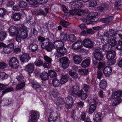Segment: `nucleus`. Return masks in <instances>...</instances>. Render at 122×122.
Listing matches in <instances>:
<instances>
[{
	"label": "nucleus",
	"mask_w": 122,
	"mask_h": 122,
	"mask_svg": "<svg viewBox=\"0 0 122 122\" xmlns=\"http://www.w3.org/2000/svg\"><path fill=\"white\" fill-rule=\"evenodd\" d=\"M41 47L43 49L46 48L48 51H51L53 48V46L51 42H49V39L47 38L42 43Z\"/></svg>",
	"instance_id": "1"
},
{
	"label": "nucleus",
	"mask_w": 122,
	"mask_h": 122,
	"mask_svg": "<svg viewBox=\"0 0 122 122\" xmlns=\"http://www.w3.org/2000/svg\"><path fill=\"white\" fill-rule=\"evenodd\" d=\"M9 66L13 68H16L19 65V63L17 59L15 57H12L9 62Z\"/></svg>",
	"instance_id": "2"
},
{
	"label": "nucleus",
	"mask_w": 122,
	"mask_h": 122,
	"mask_svg": "<svg viewBox=\"0 0 122 122\" xmlns=\"http://www.w3.org/2000/svg\"><path fill=\"white\" fill-rule=\"evenodd\" d=\"M30 112L31 115L30 119H29L30 122H36L39 118V112L33 110L30 111Z\"/></svg>",
	"instance_id": "3"
},
{
	"label": "nucleus",
	"mask_w": 122,
	"mask_h": 122,
	"mask_svg": "<svg viewBox=\"0 0 122 122\" xmlns=\"http://www.w3.org/2000/svg\"><path fill=\"white\" fill-rule=\"evenodd\" d=\"M56 50L57 53H56V56L58 58L66 54L67 53L66 49L63 47L60 49H56Z\"/></svg>",
	"instance_id": "4"
},
{
	"label": "nucleus",
	"mask_w": 122,
	"mask_h": 122,
	"mask_svg": "<svg viewBox=\"0 0 122 122\" xmlns=\"http://www.w3.org/2000/svg\"><path fill=\"white\" fill-rule=\"evenodd\" d=\"M79 86L77 85H74L71 90L70 94L74 97L79 93Z\"/></svg>",
	"instance_id": "5"
},
{
	"label": "nucleus",
	"mask_w": 122,
	"mask_h": 122,
	"mask_svg": "<svg viewBox=\"0 0 122 122\" xmlns=\"http://www.w3.org/2000/svg\"><path fill=\"white\" fill-rule=\"evenodd\" d=\"M18 28L14 25L11 26L9 29V32L10 36H14L17 34L19 31Z\"/></svg>",
	"instance_id": "6"
},
{
	"label": "nucleus",
	"mask_w": 122,
	"mask_h": 122,
	"mask_svg": "<svg viewBox=\"0 0 122 122\" xmlns=\"http://www.w3.org/2000/svg\"><path fill=\"white\" fill-rule=\"evenodd\" d=\"M60 62L62 65V66L63 68L65 69L68 66L70 63L69 59L66 57H63L60 58Z\"/></svg>",
	"instance_id": "7"
},
{
	"label": "nucleus",
	"mask_w": 122,
	"mask_h": 122,
	"mask_svg": "<svg viewBox=\"0 0 122 122\" xmlns=\"http://www.w3.org/2000/svg\"><path fill=\"white\" fill-rule=\"evenodd\" d=\"M26 29V28L24 26L22 29H19L17 34H19L20 36L22 38L25 39L27 37L28 33L27 31L25 30Z\"/></svg>",
	"instance_id": "8"
},
{
	"label": "nucleus",
	"mask_w": 122,
	"mask_h": 122,
	"mask_svg": "<svg viewBox=\"0 0 122 122\" xmlns=\"http://www.w3.org/2000/svg\"><path fill=\"white\" fill-rule=\"evenodd\" d=\"M82 46V41L78 40L73 43L72 48L73 49L77 50L81 49Z\"/></svg>",
	"instance_id": "9"
},
{
	"label": "nucleus",
	"mask_w": 122,
	"mask_h": 122,
	"mask_svg": "<svg viewBox=\"0 0 122 122\" xmlns=\"http://www.w3.org/2000/svg\"><path fill=\"white\" fill-rule=\"evenodd\" d=\"M53 46L56 49H60L64 46V43L61 40H57L53 43L52 44Z\"/></svg>",
	"instance_id": "10"
},
{
	"label": "nucleus",
	"mask_w": 122,
	"mask_h": 122,
	"mask_svg": "<svg viewBox=\"0 0 122 122\" xmlns=\"http://www.w3.org/2000/svg\"><path fill=\"white\" fill-rule=\"evenodd\" d=\"M55 101L56 102V108L58 110H61L62 108V104L64 103L63 99L60 97H57V100Z\"/></svg>",
	"instance_id": "11"
},
{
	"label": "nucleus",
	"mask_w": 122,
	"mask_h": 122,
	"mask_svg": "<svg viewBox=\"0 0 122 122\" xmlns=\"http://www.w3.org/2000/svg\"><path fill=\"white\" fill-rule=\"evenodd\" d=\"M14 47V45L13 44L11 43L6 47H4L3 49V51L5 53H9L13 50Z\"/></svg>",
	"instance_id": "12"
},
{
	"label": "nucleus",
	"mask_w": 122,
	"mask_h": 122,
	"mask_svg": "<svg viewBox=\"0 0 122 122\" xmlns=\"http://www.w3.org/2000/svg\"><path fill=\"white\" fill-rule=\"evenodd\" d=\"M21 61L23 63L28 62L30 59L29 55L26 53H25L19 57Z\"/></svg>",
	"instance_id": "13"
},
{
	"label": "nucleus",
	"mask_w": 122,
	"mask_h": 122,
	"mask_svg": "<svg viewBox=\"0 0 122 122\" xmlns=\"http://www.w3.org/2000/svg\"><path fill=\"white\" fill-rule=\"evenodd\" d=\"M25 69L26 71L30 74L32 73L34 70V65L32 63L28 64L25 67Z\"/></svg>",
	"instance_id": "14"
},
{
	"label": "nucleus",
	"mask_w": 122,
	"mask_h": 122,
	"mask_svg": "<svg viewBox=\"0 0 122 122\" xmlns=\"http://www.w3.org/2000/svg\"><path fill=\"white\" fill-rule=\"evenodd\" d=\"M29 51L30 52H35L37 51L38 46L35 43H31L29 44Z\"/></svg>",
	"instance_id": "15"
},
{
	"label": "nucleus",
	"mask_w": 122,
	"mask_h": 122,
	"mask_svg": "<svg viewBox=\"0 0 122 122\" xmlns=\"http://www.w3.org/2000/svg\"><path fill=\"white\" fill-rule=\"evenodd\" d=\"M71 5L72 8H79L82 6V4L80 2L73 1L72 2Z\"/></svg>",
	"instance_id": "16"
},
{
	"label": "nucleus",
	"mask_w": 122,
	"mask_h": 122,
	"mask_svg": "<svg viewBox=\"0 0 122 122\" xmlns=\"http://www.w3.org/2000/svg\"><path fill=\"white\" fill-rule=\"evenodd\" d=\"M103 71L105 76H108L111 74L112 71V69L110 67L107 66L104 68Z\"/></svg>",
	"instance_id": "17"
},
{
	"label": "nucleus",
	"mask_w": 122,
	"mask_h": 122,
	"mask_svg": "<svg viewBox=\"0 0 122 122\" xmlns=\"http://www.w3.org/2000/svg\"><path fill=\"white\" fill-rule=\"evenodd\" d=\"M57 117L55 113L52 112L50 114V117L48 118V120L49 122L53 121V122H56L57 121Z\"/></svg>",
	"instance_id": "18"
},
{
	"label": "nucleus",
	"mask_w": 122,
	"mask_h": 122,
	"mask_svg": "<svg viewBox=\"0 0 122 122\" xmlns=\"http://www.w3.org/2000/svg\"><path fill=\"white\" fill-rule=\"evenodd\" d=\"M69 79V76L67 74L61 75V83L64 84L67 82Z\"/></svg>",
	"instance_id": "19"
},
{
	"label": "nucleus",
	"mask_w": 122,
	"mask_h": 122,
	"mask_svg": "<svg viewBox=\"0 0 122 122\" xmlns=\"http://www.w3.org/2000/svg\"><path fill=\"white\" fill-rule=\"evenodd\" d=\"M116 55L115 52L113 51L108 52L106 54V58L109 59L111 60L114 58Z\"/></svg>",
	"instance_id": "20"
},
{
	"label": "nucleus",
	"mask_w": 122,
	"mask_h": 122,
	"mask_svg": "<svg viewBox=\"0 0 122 122\" xmlns=\"http://www.w3.org/2000/svg\"><path fill=\"white\" fill-rule=\"evenodd\" d=\"M40 77L42 80L46 81L49 79V75L48 73L44 71L41 74Z\"/></svg>",
	"instance_id": "21"
},
{
	"label": "nucleus",
	"mask_w": 122,
	"mask_h": 122,
	"mask_svg": "<svg viewBox=\"0 0 122 122\" xmlns=\"http://www.w3.org/2000/svg\"><path fill=\"white\" fill-rule=\"evenodd\" d=\"M77 95L78 97H80L82 100H85L87 97V94L84 93V92L81 90L79 91V93H78Z\"/></svg>",
	"instance_id": "22"
},
{
	"label": "nucleus",
	"mask_w": 122,
	"mask_h": 122,
	"mask_svg": "<svg viewBox=\"0 0 122 122\" xmlns=\"http://www.w3.org/2000/svg\"><path fill=\"white\" fill-rule=\"evenodd\" d=\"M113 17L112 16H109L107 18L101 19L100 21L106 24H108L110 22L113 20Z\"/></svg>",
	"instance_id": "23"
},
{
	"label": "nucleus",
	"mask_w": 122,
	"mask_h": 122,
	"mask_svg": "<svg viewBox=\"0 0 122 122\" xmlns=\"http://www.w3.org/2000/svg\"><path fill=\"white\" fill-rule=\"evenodd\" d=\"M35 14L38 15H43L46 16L47 14L43 10L41 9H36L35 10Z\"/></svg>",
	"instance_id": "24"
},
{
	"label": "nucleus",
	"mask_w": 122,
	"mask_h": 122,
	"mask_svg": "<svg viewBox=\"0 0 122 122\" xmlns=\"http://www.w3.org/2000/svg\"><path fill=\"white\" fill-rule=\"evenodd\" d=\"M94 56L96 60L100 61L102 59L103 56L102 53L99 52H96L94 54Z\"/></svg>",
	"instance_id": "25"
},
{
	"label": "nucleus",
	"mask_w": 122,
	"mask_h": 122,
	"mask_svg": "<svg viewBox=\"0 0 122 122\" xmlns=\"http://www.w3.org/2000/svg\"><path fill=\"white\" fill-rule=\"evenodd\" d=\"M90 60L88 59H86L82 61L81 64V66L84 68L88 67L90 65Z\"/></svg>",
	"instance_id": "26"
},
{
	"label": "nucleus",
	"mask_w": 122,
	"mask_h": 122,
	"mask_svg": "<svg viewBox=\"0 0 122 122\" xmlns=\"http://www.w3.org/2000/svg\"><path fill=\"white\" fill-rule=\"evenodd\" d=\"M73 58L74 62L76 64L80 63L82 60L81 57L77 55L74 56L73 57Z\"/></svg>",
	"instance_id": "27"
},
{
	"label": "nucleus",
	"mask_w": 122,
	"mask_h": 122,
	"mask_svg": "<svg viewBox=\"0 0 122 122\" xmlns=\"http://www.w3.org/2000/svg\"><path fill=\"white\" fill-rule=\"evenodd\" d=\"M122 95V91H118L115 92L112 94V97L115 98H117L121 97Z\"/></svg>",
	"instance_id": "28"
},
{
	"label": "nucleus",
	"mask_w": 122,
	"mask_h": 122,
	"mask_svg": "<svg viewBox=\"0 0 122 122\" xmlns=\"http://www.w3.org/2000/svg\"><path fill=\"white\" fill-rule=\"evenodd\" d=\"M111 48V46L109 43L104 44L102 46V49L105 52L110 51Z\"/></svg>",
	"instance_id": "29"
},
{
	"label": "nucleus",
	"mask_w": 122,
	"mask_h": 122,
	"mask_svg": "<svg viewBox=\"0 0 122 122\" xmlns=\"http://www.w3.org/2000/svg\"><path fill=\"white\" fill-rule=\"evenodd\" d=\"M107 82L105 80H101L99 84L100 87L102 89L105 90L107 86Z\"/></svg>",
	"instance_id": "30"
},
{
	"label": "nucleus",
	"mask_w": 122,
	"mask_h": 122,
	"mask_svg": "<svg viewBox=\"0 0 122 122\" xmlns=\"http://www.w3.org/2000/svg\"><path fill=\"white\" fill-rule=\"evenodd\" d=\"M97 105L96 104H92L89 107L88 113L89 114H91L93 113L95 110L97 108Z\"/></svg>",
	"instance_id": "31"
},
{
	"label": "nucleus",
	"mask_w": 122,
	"mask_h": 122,
	"mask_svg": "<svg viewBox=\"0 0 122 122\" xmlns=\"http://www.w3.org/2000/svg\"><path fill=\"white\" fill-rule=\"evenodd\" d=\"M20 18V13H15L13 16V19L15 21H17L19 20Z\"/></svg>",
	"instance_id": "32"
},
{
	"label": "nucleus",
	"mask_w": 122,
	"mask_h": 122,
	"mask_svg": "<svg viewBox=\"0 0 122 122\" xmlns=\"http://www.w3.org/2000/svg\"><path fill=\"white\" fill-rule=\"evenodd\" d=\"M108 8L107 4L102 5L97 8V10L100 12L103 11Z\"/></svg>",
	"instance_id": "33"
},
{
	"label": "nucleus",
	"mask_w": 122,
	"mask_h": 122,
	"mask_svg": "<svg viewBox=\"0 0 122 122\" xmlns=\"http://www.w3.org/2000/svg\"><path fill=\"white\" fill-rule=\"evenodd\" d=\"M111 37L109 36V33L107 32L103 34V41L107 42L111 39Z\"/></svg>",
	"instance_id": "34"
},
{
	"label": "nucleus",
	"mask_w": 122,
	"mask_h": 122,
	"mask_svg": "<svg viewBox=\"0 0 122 122\" xmlns=\"http://www.w3.org/2000/svg\"><path fill=\"white\" fill-rule=\"evenodd\" d=\"M60 37L61 39L64 41H66L68 40L67 34L64 32L61 34Z\"/></svg>",
	"instance_id": "35"
},
{
	"label": "nucleus",
	"mask_w": 122,
	"mask_h": 122,
	"mask_svg": "<svg viewBox=\"0 0 122 122\" xmlns=\"http://www.w3.org/2000/svg\"><path fill=\"white\" fill-rule=\"evenodd\" d=\"M60 24L65 28H67L69 25L70 24V23L68 22L65 20H62L60 22Z\"/></svg>",
	"instance_id": "36"
},
{
	"label": "nucleus",
	"mask_w": 122,
	"mask_h": 122,
	"mask_svg": "<svg viewBox=\"0 0 122 122\" xmlns=\"http://www.w3.org/2000/svg\"><path fill=\"white\" fill-rule=\"evenodd\" d=\"M107 42L109 43V44L111 46V47L115 46L117 44V42L113 38H111Z\"/></svg>",
	"instance_id": "37"
},
{
	"label": "nucleus",
	"mask_w": 122,
	"mask_h": 122,
	"mask_svg": "<svg viewBox=\"0 0 122 122\" xmlns=\"http://www.w3.org/2000/svg\"><path fill=\"white\" fill-rule=\"evenodd\" d=\"M94 120H95L96 122H102V116L100 114H97L95 116V118H93Z\"/></svg>",
	"instance_id": "38"
},
{
	"label": "nucleus",
	"mask_w": 122,
	"mask_h": 122,
	"mask_svg": "<svg viewBox=\"0 0 122 122\" xmlns=\"http://www.w3.org/2000/svg\"><path fill=\"white\" fill-rule=\"evenodd\" d=\"M6 32L4 31L0 32V40L3 41L5 38L6 36Z\"/></svg>",
	"instance_id": "39"
},
{
	"label": "nucleus",
	"mask_w": 122,
	"mask_h": 122,
	"mask_svg": "<svg viewBox=\"0 0 122 122\" xmlns=\"http://www.w3.org/2000/svg\"><path fill=\"white\" fill-rule=\"evenodd\" d=\"M65 103H70L73 104V100L72 97H66L65 98Z\"/></svg>",
	"instance_id": "40"
},
{
	"label": "nucleus",
	"mask_w": 122,
	"mask_h": 122,
	"mask_svg": "<svg viewBox=\"0 0 122 122\" xmlns=\"http://www.w3.org/2000/svg\"><path fill=\"white\" fill-rule=\"evenodd\" d=\"M52 83L53 86L55 87L58 86L60 84L59 81L56 78H55L52 80Z\"/></svg>",
	"instance_id": "41"
},
{
	"label": "nucleus",
	"mask_w": 122,
	"mask_h": 122,
	"mask_svg": "<svg viewBox=\"0 0 122 122\" xmlns=\"http://www.w3.org/2000/svg\"><path fill=\"white\" fill-rule=\"evenodd\" d=\"M19 5L20 8H24L27 6V4L26 2L21 1L19 2Z\"/></svg>",
	"instance_id": "42"
},
{
	"label": "nucleus",
	"mask_w": 122,
	"mask_h": 122,
	"mask_svg": "<svg viewBox=\"0 0 122 122\" xmlns=\"http://www.w3.org/2000/svg\"><path fill=\"white\" fill-rule=\"evenodd\" d=\"M91 41V40L87 38H85L84 40L82 42L83 45L85 47H86L88 46V44L89 42L90 43V41Z\"/></svg>",
	"instance_id": "43"
},
{
	"label": "nucleus",
	"mask_w": 122,
	"mask_h": 122,
	"mask_svg": "<svg viewBox=\"0 0 122 122\" xmlns=\"http://www.w3.org/2000/svg\"><path fill=\"white\" fill-rule=\"evenodd\" d=\"M69 74L72 77L75 79H77L78 77V75L77 73L75 72L71 71H69Z\"/></svg>",
	"instance_id": "44"
},
{
	"label": "nucleus",
	"mask_w": 122,
	"mask_h": 122,
	"mask_svg": "<svg viewBox=\"0 0 122 122\" xmlns=\"http://www.w3.org/2000/svg\"><path fill=\"white\" fill-rule=\"evenodd\" d=\"M49 75L51 78H53L56 77L57 75L56 73L54 71L50 70L49 71Z\"/></svg>",
	"instance_id": "45"
},
{
	"label": "nucleus",
	"mask_w": 122,
	"mask_h": 122,
	"mask_svg": "<svg viewBox=\"0 0 122 122\" xmlns=\"http://www.w3.org/2000/svg\"><path fill=\"white\" fill-rule=\"evenodd\" d=\"M25 85V83L24 82L19 83L16 86V88L17 90L20 89L22 88Z\"/></svg>",
	"instance_id": "46"
},
{
	"label": "nucleus",
	"mask_w": 122,
	"mask_h": 122,
	"mask_svg": "<svg viewBox=\"0 0 122 122\" xmlns=\"http://www.w3.org/2000/svg\"><path fill=\"white\" fill-rule=\"evenodd\" d=\"M43 62L39 59H36L34 62L35 64L38 66H41L43 64Z\"/></svg>",
	"instance_id": "47"
},
{
	"label": "nucleus",
	"mask_w": 122,
	"mask_h": 122,
	"mask_svg": "<svg viewBox=\"0 0 122 122\" xmlns=\"http://www.w3.org/2000/svg\"><path fill=\"white\" fill-rule=\"evenodd\" d=\"M29 4L32 5L34 7H36V5H37L39 3L38 1L37 0H30L29 2Z\"/></svg>",
	"instance_id": "48"
},
{
	"label": "nucleus",
	"mask_w": 122,
	"mask_h": 122,
	"mask_svg": "<svg viewBox=\"0 0 122 122\" xmlns=\"http://www.w3.org/2000/svg\"><path fill=\"white\" fill-rule=\"evenodd\" d=\"M114 39L117 40L119 39L122 38V35L121 34H118L116 32L113 36Z\"/></svg>",
	"instance_id": "49"
},
{
	"label": "nucleus",
	"mask_w": 122,
	"mask_h": 122,
	"mask_svg": "<svg viewBox=\"0 0 122 122\" xmlns=\"http://www.w3.org/2000/svg\"><path fill=\"white\" fill-rule=\"evenodd\" d=\"M6 13V10L4 8H0V17H3Z\"/></svg>",
	"instance_id": "50"
},
{
	"label": "nucleus",
	"mask_w": 122,
	"mask_h": 122,
	"mask_svg": "<svg viewBox=\"0 0 122 122\" xmlns=\"http://www.w3.org/2000/svg\"><path fill=\"white\" fill-rule=\"evenodd\" d=\"M98 20V19L96 18L95 17L94 18H92V19L89 18L88 20L90 21L89 23L90 24H93L96 23L97 21Z\"/></svg>",
	"instance_id": "51"
},
{
	"label": "nucleus",
	"mask_w": 122,
	"mask_h": 122,
	"mask_svg": "<svg viewBox=\"0 0 122 122\" xmlns=\"http://www.w3.org/2000/svg\"><path fill=\"white\" fill-rule=\"evenodd\" d=\"M94 33V31L92 30V29H88L86 31L84 30L82 32V34H85L87 33V34H93Z\"/></svg>",
	"instance_id": "52"
},
{
	"label": "nucleus",
	"mask_w": 122,
	"mask_h": 122,
	"mask_svg": "<svg viewBox=\"0 0 122 122\" xmlns=\"http://www.w3.org/2000/svg\"><path fill=\"white\" fill-rule=\"evenodd\" d=\"M32 86L35 89L39 88L40 87L39 84L36 82H34L32 83Z\"/></svg>",
	"instance_id": "53"
},
{
	"label": "nucleus",
	"mask_w": 122,
	"mask_h": 122,
	"mask_svg": "<svg viewBox=\"0 0 122 122\" xmlns=\"http://www.w3.org/2000/svg\"><path fill=\"white\" fill-rule=\"evenodd\" d=\"M97 3L96 0H91L89 2V6L93 7L95 6L97 4Z\"/></svg>",
	"instance_id": "54"
},
{
	"label": "nucleus",
	"mask_w": 122,
	"mask_h": 122,
	"mask_svg": "<svg viewBox=\"0 0 122 122\" xmlns=\"http://www.w3.org/2000/svg\"><path fill=\"white\" fill-rule=\"evenodd\" d=\"M105 66V64L104 63L101 62L98 63V70H101L103 69Z\"/></svg>",
	"instance_id": "55"
},
{
	"label": "nucleus",
	"mask_w": 122,
	"mask_h": 122,
	"mask_svg": "<svg viewBox=\"0 0 122 122\" xmlns=\"http://www.w3.org/2000/svg\"><path fill=\"white\" fill-rule=\"evenodd\" d=\"M7 66V64L4 62H0V69H5Z\"/></svg>",
	"instance_id": "56"
},
{
	"label": "nucleus",
	"mask_w": 122,
	"mask_h": 122,
	"mask_svg": "<svg viewBox=\"0 0 122 122\" xmlns=\"http://www.w3.org/2000/svg\"><path fill=\"white\" fill-rule=\"evenodd\" d=\"M97 15V13H92L90 14L87 16L88 20H89V18L92 19V18H94Z\"/></svg>",
	"instance_id": "57"
},
{
	"label": "nucleus",
	"mask_w": 122,
	"mask_h": 122,
	"mask_svg": "<svg viewBox=\"0 0 122 122\" xmlns=\"http://www.w3.org/2000/svg\"><path fill=\"white\" fill-rule=\"evenodd\" d=\"M115 47V49L118 50H121L122 49V41H119Z\"/></svg>",
	"instance_id": "58"
},
{
	"label": "nucleus",
	"mask_w": 122,
	"mask_h": 122,
	"mask_svg": "<svg viewBox=\"0 0 122 122\" xmlns=\"http://www.w3.org/2000/svg\"><path fill=\"white\" fill-rule=\"evenodd\" d=\"M97 78L100 79L102 76V73L101 70H97Z\"/></svg>",
	"instance_id": "59"
},
{
	"label": "nucleus",
	"mask_w": 122,
	"mask_h": 122,
	"mask_svg": "<svg viewBox=\"0 0 122 122\" xmlns=\"http://www.w3.org/2000/svg\"><path fill=\"white\" fill-rule=\"evenodd\" d=\"M116 32L115 30L113 29H110L108 31V33L109 36L111 37H112Z\"/></svg>",
	"instance_id": "60"
},
{
	"label": "nucleus",
	"mask_w": 122,
	"mask_h": 122,
	"mask_svg": "<svg viewBox=\"0 0 122 122\" xmlns=\"http://www.w3.org/2000/svg\"><path fill=\"white\" fill-rule=\"evenodd\" d=\"M75 110H74L72 111L71 112V117L73 120V121H78L76 120L77 117H76V115L75 114Z\"/></svg>",
	"instance_id": "61"
},
{
	"label": "nucleus",
	"mask_w": 122,
	"mask_h": 122,
	"mask_svg": "<svg viewBox=\"0 0 122 122\" xmlns=\"http://www.w3.org/2000/svg\"><path fill=\"white\" fill-rule=\"evenodd\" d=\"M44 58L46 62H49L51 63L52 61L51 59L46 55H44Z\"/></svg>",
	"instance_id": "62"
},
{
	"label": "nucleus",
	"mask_w": 122,
	"mask_h": 122,
	"mask_svg": "<svg viewBox=\"0 0 122 122\" xmlns=\"http://www.w3.org/2000/svg\"><path fill=\"white\" fill-rule=\"evenodd\" d=\"M121 101L120 99H118L114 100L113 103L112 105L113 106H115L119 104Z\"/></svg>",
	"instance_id": "63"
},
{
	"label": "nucleus",
	"mask_w": 122,
	"mask_h": 122,
	"mask_svg": "<svg viewBox=\"0 0 122 122\" xmlns=\"http://www.w3.org/2000/svg\"><path fill=\"white\" fill-rule=\"evenodd\" d=\"M16 78L19 81H23L24 77L22 74H20L16 77Z\"/></svg>",
	"instance_id": "64"
}]
</instances>
